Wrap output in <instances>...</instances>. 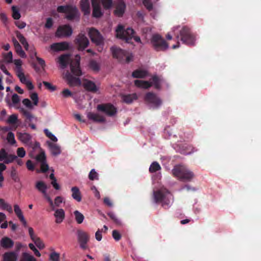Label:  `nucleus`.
<instances>
[{"instance_id": "obj_48", "label": "nucleus", "mask_w": 261, "mask_h": 261, "mask_svg": "<svg viewBox=\"0 0 261 261\" xmlns=\"http://www.w3.org/2000/svg\"><path fill=\"white\" fill-rule=\"evenodd\" d=\"M7 140L8 142L11 144H15L16 143L14 134L12 132H9L8 134Z\"/></svg>"}, {"instance_id": "obj_41", "label": "nucleus", "mask_w": 261, "mask_h": 261, "mask_svg": "<svg viewBox=\"0 0 261 261\" xmlns=\"http://www.w3.org/2000/svg\"><path fill=\"white\" fill-rule=\"evenodd\" d=\"M20 261H37V260L30 254L25 252L22 254V258Z\"/></svg>"}, {"instance_id": "obj_17", "label": "nucleus", "mask_w": 261, "mask_h": 261, "mask_svg": "<svg viewBox=\"0 0 261 261\" xmlns=\"http://www.w3.org/2000/svg\"><path fill=\"white\" fill-rule=\"evenodd\" d=\"M29 234L32 241L39 249H43L45 248V244L42 240L38 237L34 232L32 227L28 228Z\"/></svg>"}, {"instance_id": "obj_42", "label": "nucleus", "mask_w": 261, "mask_h": 261, "mask_svg": "<svg viewBox=\"0 0 261 261\" xmlns=\"http://www.w3.org/2000/svg\"><path fill=\"white\" fill-rule=\"evenodd\" d=\"M13 62L16 68V74H18L19 71L23 72L21 68L22 61L20 59H16L14 60Z\"/></svg>"}, {"instance_id": "obj_3", "label": "nucleus", "mask_w": 261, "mask_h": 261, "mask_svg": "<svg viewBox=\"0 0 261 261\" xmlns=\"http://www.w3.org/2000/svg\"><path fill=\"white\" fill-rule=\"evenodd\" d=\"M115 32L117 38L124 40L128 43H133V41L141 43L140 37L135 35V32L131 28L125 30L122 25L119 24L116 29Z\"/></svg>"}, {"instance_id": "obj_55", "label": "nucleus", "mask_w": 261, "mask_h": 261, "mask_svg": "<svg viewBox=\"0 0 261 261\" xmlns=\"http://www.w3.org/2000/svg\"><path fill=\"white\" fill-rule=\"evenodd\" d=\"M143 3L148 10H150L152 9V5L150 2V0H143Z\"/></svg>"}, {"instance_id": "obj_30", "label": "nucleus", "mask_w": 261, "mask_h": 261, "mask_svg": "<svg viewBox=\"0 0 261 261\" xmlns=\"http://www.w3.org/2000/svg\"><path fill=\"white\" fill-rule=\"evenodd\" d=\"M64 202V198L62 196H57L54 199V202L51 200L52 205L50 202L49 204L51 210L56 209V207H59L61 204Z\"/></svg>"}, {"instance_id": "obj_32", "label": "nucleus", "mask_w": 261, "mask_h": 261, "mask_svg": "<svg viewBox=\"0 0 261 261\" xmlns=\"http://www.w3.org/2000/svg\"><path fill=\"white\" fill-rule=\"evenodd\" d=\"M18 254L14 252H8L4 254L3 258L4 261H16Z\"/></svg>"}, {"instance_id": "obj_63", "label": "nucleus", "mask_w": 261, "mask_h": 261, "mask_svg": "<svg viewBox=\"0 0 261 261\" xmlns=\"http://www.w3.org/2000/svg\"><path fill=\"white\" fill-rule=\"evenodd\" d=\"M62 96L64 97L70 96L72 95L71 92L67 89H65L62 92Z\"/></svg>"}, {"instance_id": "obj_47", "label": "nucleus", "mask_w": 261, "mask_h": 261, "mask_svg": "<svg viewBox=\"0 0 261 261\" xmlns=\"http://www.w3.org/2000/svg\"><path fill=\"white\" fill-rule=\"evenodd\" d=\"M12 17L15 19H19L20 17V14L19 10L15 6L12 7Z\"/></svg>"}, {"instance_id": "obj_5", "label": "nucleus", "mask_w": 261, "mask_h": 261, "mask_svg": "<svg viewBox=\"0 0 261 261\" xmlns=\"http://www.w3.org/2000/svg\"><path fill=\"white\" fill-rule=\"evenodd\" d=\"M92 16L99 18L103 14V9H109L112 6V0H91Z\"/></svg>"}, {"instance_id": "obj_39", "label": "nucleus", "mask_w": 261, "mask_h": 261, "mask_svg": "<svg viewBox=\"0 0 261 261\" xmlns=\"http://www.w3.org/2000/svg\"><path fill=\"white\" fill-rule=\"evenodd\" d=\"M138 96L136 94L134 93L132 94L124 95L123 96V100L127 103L132 102L134 100L137 99Z\"/></svg>"}, {"instance_id": "obj_20", "label": "nucleus", "mask_w": 261, "mask_h": 261, "mask_svg": "<svg viewBox=\"0 0 261 261\" xmlns=\"http://www.w3.org/2000/svg\"><path fill=\"white\" fill-rule=\"evenodd\" d=\"M17 75L20 82L25 85L29 90H32L34 89V86L28 75H25L23 72L19 71V73L17 74Z\"/></svg>"}, {"instance_id": "obj_14", "label": "nucleus", "mask_w": 261, "mask_h": 261, "mask_svg": "<svg viewBox=\"0 0 261 261\" xmlns=\"http://www.w3.org/2000/svg\"><path fill=\"white\" fill-rule=\"evenodd\" d=\"M75 42L77 49L80 51L84 50L87 47L90 43L87 37L83 34H80L76 37Z\"/></svg>"}, {"instance_id": "obj_1", "label": "nucleus", "mask_w": 261, "mask_h": 261, "mask_svg": "<svg viewBox=\"0 0 261 261\" xmlns=\"http://www.w3.org/2000/svg\"><path fill=\"white\" fill-rule=\"evenodd\" d=\"M65 78L68 83L71 86L82 85L86 90L93 93L97 92L99 90V85L90 80L84 79L81 82L79 77H74L73 75L70 74H66Z\"/></svg>"}, {"instance_id": "obj_54", "label": "nucleus", "mask_w": 261, "mask_h": 261, "mask_svg": "<svg viewBox=\"0 0 261 261\" xmlns=\"http://www.w3.org/2000/svg\"><path fill=\"white\" fill-rule=\"evenodd\" d=\"M8 154L5 150L3 149L0 151V161H4L7 158Z\"/></svg>"}, {"instance_id": "obj_23", "label": "nucleus", "mask_w": 261, "mask_h": 261, "mask_svg": "<svg viewBox=\"0 0 261 261\" xmlns=\"http://www.w3.org/2000/svg\"><path fill=\"white\" fill-rule=\"evenodd\" d=\"M69 45L67 42H61L53 43L50 45L49 48L52 51L57 52L64 51L69 48Z\"/></svg>"}, {"instance_id": "obj_62", "label": "nucleus", "mask_w": 261, "mask_h": 261, "mask_svg": "<svg viewBox=\"0 0 261 261\" xmlns=\"http://www.w3.org/2000/svg\"><path fill=\"white\" fill-rule=\"evenodd\" d=\"M16 52L21 58H25L27 56L24 51L22 49L21 47L16 50Z\"/></svg>"}, {"instance_id": "obj_64", "label": "nucleus", "mask_w": 261, "mask_h": 261, "mask_svg": "<svg viewBox=\"0 0 261 261\" xmlns=\"http://www.w3.org/2000/svg\"><path fill=\"white\" fill-rule=\"evenodd\" d=\"M12 100L13 104H17L19 102L20 99L19 96L16 94H14L12 95Z\"/></svg>"}, {"instance_id": "obj_57", "label": "nucleus", "mask_w": 261, "mask_h": 261, "mask_svg": "<svg viewBox=\"0 0 261 261\" xmlns=\"http://www.w3.org/2000/svg\"><path fill=\"white\" fill-rule=\"evenodd\" d=\"M53 25V21L51 18H48L46 20L45 27L47 29H50Z\"/></svg>"}, {"instance_id": "obj_8", "label": "nucleus", "mask_w": 261, "mask_h": 261, "mask_svg": "<svg viewBox=\"0 0 261 261\" xmlns=\"http://www.w3.org/2000/svg\"><path fill=\"white\" fill-rule=\"evenodd\" d=\"M87 32L92 42L97 46L103 45L104 38L97 30L93 28H88Z\"/></svg>"}, {"instance_id": "obj_58", "label": "nucleus", "mask_w": 261, "mask_h": 261, "mask_svg": "<svg viewBox=\"0 0 261 261\" xmlns=\"http://www.w3.org/2000/svg\"><path fill=\"white\" fill-rule=\"evenodd\" d=\"M43 84L47 89H48L51 91H54L56 89L55 87L53 86L50 83L48 82H43Z\"/></svg>"}, {"instance_id": "obj_33", "label": "nucleus", "mask_w": 261, "mask_h": 261, "mask_svg": "<svg viewBox=\"0 0 261 261\" xmlns=\"http://www.w3.org/2000/svg\"><path fill=\"white\" fill-rule=\"evenodd\" d=\"M14 210L16 215L20 219L21 222H22L24 225H27V222L24 218L21 210L17 204H15L14 205Z\"/></svg>"}, {"instance_id": "obj_59", "label": "nucleus", "mask_w": 261, "mask_h": 261, "mask_svg": "<svg viewBox=\"0 0 261 261\" xmlns=\"http://www.w3.org/2000/svg\"><path fill=\"white\" fill-rule=\"evenodd\" d=\"M27 167L28 170L33 171L34 170L35 166L31 160H28L26 163Z\"/></svg>"}, {"instance_id": "obj_49", "label": "nucleus", "mask_w": 261, "mask_h": 261, "mask_svg": "<svg viewBox=\"0 0 261 261\" xmlns=\"http://www.w3.org/2000/svg\"><path fill=\"white\" fill-rule=\"evenodd\" d=\"M89 178L90 180H97L98 179V173L94 169H92L89 174Z\"/></svg>"}, {"instance_id": "obj_44", "label": "nucleus", "mask_w": 261, "mask_h": 261, "mask_svg": "<svg viewBox=\"0 0 261 261\" xmlns=\"http://www.w3.org/2000/svg\"><path fill=\"white\" fill-rule=\"evenodd\" d=\"M161 169V166L159 164L156 162H153L149 168V171L151 172H154Z\"/></svg>"}, {"instance_id": "obj_16", "label": "nucleus", "mask_w": 261, "mask_h": 261, "mask_svg": "<svg viewBox=\"0 0 261 261\" xmlns=\"http://www.w3.org/2000/svg\"><path fill=\"white\" fill-rule=\"evenodd\" d=\"M17 37L19 41L24 46V47L27 50H28L30 54V57L32 59H34L36 58L37 53L34 47H31L29 48V44L26 41L25 38L20 33L17 34Z\"/></svg>"}, {"instance_id": "obj_7", "label": "nucleus", "mask_w": 261, "mask_h": 261, "mask_svg": "<svg viewBox=\"0 0 261 261\" xmlns=\"http://www.w3.org/2000/svg\"><path fill=\"white\" fill-rule=\"evenodd\" d=\"M161 82L162 80L161 79L154 76L150 81L136 80L135 81L134 84L138 88L146 89L152 86H154L155 88H160Z\"/></svg>"}, {"instance_id": "obj_61", "label": "nucleus", "mask_w": 261, "mask_h": 261, "mask_svg": "<svg viewBox=\"0 0 261 261\" xmlns=\"http://www.w3.org/2000/svg\"><path fill=\"white\" fill-rule=\"evenodd\" d=\"M16 52L21 58H25L27 56L24 51L22 49L21 47L16 50Z\"/></svg>"}, {"instance_id": "obj_52", "label": "nucleus", "mask_w": 261, "mask_h": 261, "mask_svg": "<svg viewBox=\"0 0 261 261\" xmlns=\"http://www.w3.org/2000/svg\"><path fill=\"white\" fill-rule=\"evenodd\" d=\"M17 158V156L13 155H8L7 158L5 160V163L9 164L12 162L15 159Z\"/></svg>"}, {"instance_id": "obj_40", "label": "nucleus", "mask_w": 261, "mask_h": 261, "mask_svg": "<svg viewBox=\"0 0 261 261\" xmlns=\"http://www.w3.org/2000/svg\"><path fill=\"white\" fill-rule=\"evenodd\" d=\"M60 254L59 253L53 250L49 255L50 261H60Z\"/></svg>"}, {"instance_id": "obj_28", "label": "nucleus", "mask_w": 261, "mask_h": 261, "mask_svg": "<svg viewBox=\"0 0 261 261\" xmlns=\"http://www.w3.org/2000/svg\"><path fill=\"white\" fill-rule=\"evenodd\" d=\"M118 1L115 11V14L118 16H121L124 13L126 6L123 0Z\"/></svg>"}, {"instance_id": "obj_29", "label": "nucleus", "mask_w": 261, "mask_h": 261, "mask_svg": "<svg viewBox=\"0 0 261 261\" xmlns=\"http://www.w3.org/2000/svg\"><path fill=\"white\" fill-rule=\"evenodd\" d=\"M72 195L71 196L73 199L77 202H80L82 200L81 193L80 189L77 187H73L71 189Z\"/></svg>"}, {"instance_id": "obj_38", "label": "nucleus", "mask_w": 261, "mask_h": 261, "mask_svg": "<svg viewBox=\"0 0 261 261\" xmlns=\"http://www.w3.org/2000/svg\"><path fill=\"white\" fill-rule=\"evenodd\" d=\"M73 215L75 220L77 224H81L83 222L85 217L82 213L77 210H75L73 212Z\"/></svg>"}, {"instance_id": "obj_35", "label": "nucleus", "mask_w": 261, "mask_h": 261, "mask_svg": "<svg viewBox=\"0 0 261 261\" xmlns=\"http://www.w3.org/2000/svg\"><path fill=\"white\" fill-rule=\"evenodd\" d=\"M81 7L85 14H88L90 13V9L89 0H81Z\"/></svg>"}, {"instance_id": "obj_13", "label": "nucleus", "mask_w": 261, "mask_h": 261, "mask_svg": "<svg viewBox=\"0 0 261 261\" xmlns=\"http://www.w3.org/2000/svg\"><path fill=\"white\" fill-rule=\"evenodd\" d=\"M145 100L150 107L157 108L162 103L161 99L155 94L151 93H148L145 97Z\"/></svg>"}, {"instance_id": "obj_10", "label": "nucleus", "mask_w": 261, "mask_h": 261, "mask_svg": "<svg viewBox=\"0 0 261 261\" xmlns=\"http://www.w3.org/2000/svg\"><path fill=\"white\" fill-rule=\"evenodd\" d=\"M57 10L59 12L65 13L68 19H72L79 16L78 11L74 6H60Z\"/></svg>"}, {"instance_id": "obj_22", "label": "nucleus", "mask_w": 261, "mask_h": 261, "mask_svg": "<svg viewBox=\"0 0 261 261\" xmlns=\"http://www.w3.org/2000/svg\"><path fill=\"white\" fill-rule=\"evenodd\" d=\"M36 160L37 162L40 163L41 171L42 172H46L49 167L45 161V155L44 151L41 150L40 152L36 156Z\"/></svg>"}, {"instance_id": "obj_4", "label": "nucleus", "mask_w": 261, "mask_h": 261, "mask_svg": "<svg viewBox=\"0 0 261 261\" xmlns=\"http://www.w3.org/2000/svg\"><path fill=\"white\" fill-rule=\"evenodd\" d=\"M172 32L175 34L179 32L181 40L188 45H194L196 41L195 35L192 34L189 28L186 27H180L179 25L174 27Z\"/></svg>"}, {"instance_id": "obj_37", "label": "nucleus", "mask_w": 261, "mask_h": 261, "mask_svg": "<svg viewBox=\"0 0 261 261\" xmlns=\"http://www.w3.org/2000/svg\"><path fill=\"white\" fill-rule=\"evenodd\" d=\"M89 68L94 72H98L100 68V63L95 60H91L89 63Z\"/></svg>"}, {"instance_id": "obj_24", "label": "nucleus", "mask_w": 261, "mask_h": 261, "mask_svg": "<svg viewBox=\"0 0 261 261\" xmlns=\"http://www.w3.org/2000/svg\"><path fill=\"white\" fill-rule=\"evenodd\" d=\"M100 113L98 111L97 113L88 112L87 114V116L89 120L93 122L98 123L103 122L106 121V118Z\"/></svg>"}, {"instance_id": "obj_26", "label": "nucleus", "mask_w": 261, "mask_h": 261, "mask_svg": "<svg viewBox=\"0 0 261 261\" xmlns=\"http://www.w3.org/2000/svg\"><path fill=\"white\" fill-rule=\"evenodd\" d=\"M69 60V56L67 54H64L57 58L56 62L59 64L61 68H64L66 67Z\"/></svg>"}, {"instance_id": "obj_25", "label": "nucleus", "mask_w": 261, "mask_h": 261, "mask_svg": "<svg viewBox=\"0 0 261 261\" xmlns=\"http://www.w3.org/2000/svg\"><path fill=\"white\" fill-rule=\"evenodd\" d=\"M18 140L25 145L30 146L32 144V136L27 133L17 132Z\"/></svg>"}, {"instance_id": "obj_18", "label": "nucleus", "mask_w": 261, "mask_h": 261, "mask_svg": "<svg viewBox=\"0 0 261 261\" xmlns=\"http://www.w3.org/2000/svg\"><path fill=\"white\" fill-rule=\"evenodd\" d=\"M81 58L79 55H76L74 60L71 62L70 68L72 73L77 76L82 74V71L80 68V61Z\"/></svg>"}, {"instance_id": "obj_60", "label": "nucleus", "mask_w": 261, "mask_h": 261, "mask_svg": "<svg viewBox=\"0 0 261 261\" xmlns=\"http://www.w3.org/2000/svg\"><path fill=\"white\" fill-rule=\"evenodd\" d=\"M112 235H113V237L114 238V239L115 240H116V241L119 240L120 239V238H121L120 234L117 230H113V233H112Z\"/></svg>"}, {"instance_id": "obj_45", "label": "nucleus", "mask_w": 261, "mask_h": 261, "mask_svg": "<svg viewBox=\"0 0 261 261\" xmlns=\"http://www.w3.org/2000/svg\"><path fill=\"white\" fill-rule=\"evenodd\" d=\"M22 103L24 106L30 110L33 109L34 107L35 106L28 98L24 99L22 100Z\"/></svg>"}, {"instance_id": "obj_34", "label": "nucleus", "mask_w": 261, "mask_h": 261, "mask_svg": "<svg viewBox=\"0 0 261 261\" xmlns=\"http://www.w3.org/2000/svg\"><path fill=\"white\" fill-rule=\"evenodd\" d=\"M1 246L5 248H9L13 246V241L8 237L3 238L1 241Z\"/></svg>"}, {"instance_id": "obj_51", "label": "nucleus", "mask_w": 261, "mask_h": 261, "mask_svg": "<svg viewBox=\"0 0 261 261\" xmlns=\"http://www.w3.org/2000/svg\"><path fill=\"white\" fill-rule=\"evenodd\" d=\"M17 154L18 157L23 158L25 155L26 152L23 147H19L17 149Z\"/></svg>"}, {"instance_id": "obj_2", "label": "nucleus", "mask_w": 261, "mask_h": 261, "mask_svg": "<svg viewBox=\"0 0 261 261\" xmlns=\"http://www.w3.org/2000/svg\"><path fill=\"white\" fill-rule=\"evenodd\" d=\"M153 198L155 202L161 203L164 207H169L173 202L171 194L162 187L153 190Z\"/></svg>"}, {"instance_id": "obj_31", "label": "nucleus", "mask_w": 261, "mask_h": 261, "mask_svg": "<svg viewBox=\"0 0 261 261\" xmlns=\"http://www.w3.org/2000/svg\"><path fill=\"white\" fill-rule=\"evenodd\" d=\"M148 74L147 70L138 69L132 73V76L134 78H144Z\"/></svg>"}, {"instance_id": "obj_36", "label": "nucleus", "mask_w": 261, "mask_h": 261, "mask_svg": "<svg viewBox=\"0 0 261 261\" xmlns=\"http://www.w3.org/2000/svg\"><path fill=\"white\" fill-rule=\"evenodd\" d=\"M49 146L50 150L53 155H57L61 153V148L58 145L49 143Z\"/></svg>"}, {"instance_id": "obj_50", "label": "nucleus", "mask_w": 261, "mask_h": 261, "mask_svg": "<svg viewBox=\"0 0 261 261\" xmlns=\"http://www.w3.org/2000/svg\"><path fill=\"white\" fill-rule=\"evenodd\" d=\"M6 169V166L3 163H0V186H2V182L4 180L3 172Z\"/></svg>"}, {"instance_id": "obj_27", "label": "nucleus", "mask_w": 261, "mask_h": 261, "mask_svg": "<svg viewBox=\"0 0 261 261\" xmlns=\"http://www.w3.org/2000/svg\"><path fill=\"white\" fill-rule=\"evenodd\" d=\"M111 50L114 58H117L121 61L124 60V56L125 55V52L124 51L116 47H111Z\"/></svg>"}, {"instance_id": "obj_53", "label": "nucleus", "mask_w": 261, "mask_h": 261, "mask_svg": "<svg viewBox=\"0 0 261 261\" xmlns=\"http://www.w3.org/2000/svg\"><path fill=\"white\" fill-rule=\"evenodd\" d=\"M4 59L6 62L7 63H11L12 62V53L10 51L7 55H6L4 57Z\"/></svg>"}, {"instance_id": "obj_6", "label": "nucleus", "mask_w": 261, "mask_h": 261, "mask_svg": "<svg viewBox=\"0 0 261 261\" xmlns=\"http://www.w3.org/2000/svg\"><path fill=\"white\" fill-rule=\"evenodd\" d=\"M172 174L177 178L184 181H190L194 177V173L183 166H175L172 170Z\"/></svg>"}, {"instance_id": "obj_9", "label": "nucleus", "mask_w": 261, "mask_h": 261, "mask_svg": "<svg viewBox=\"0 0 261 261\" xmlns=\"http://www.w3.org/2000/svg\"><path fill=\"white\" fill-rule=\"evenodd\" d=\"M150 42L154 48L157 50H164L168 48L166 41L158 34L152 36Z\"/></svg>"}, {"instance_id": "obj_46", "label": "nucleus", "mask_w": 261, "mask_h": 261, "mask_svg": "<svg viewBox=\"0 0 261 261\" xmlns=\"http://www.w3.org/2000/svg\"><path fill=\"white\" fill-rule=\"evenodd\" d=\"M17 115H16V114H12L8 117L7 120V122L10 124H15V123L17 121Z\"/></svg>"}, {"instance_id": "obj_15", "label": "nucleus", "mask_w": 261, "mask_h": 261, "mask_svg": "<svg viewBox=\"0 0 261 261\" xmlns=\"http://www.w3.org/2000/svg\"><path fill=\"white\" fill-rule=\"evenodd\" d=\"M72 34V30L68 25H62L58 27L55 35L56 37L62 38L70 36Z\"/></svg>"}, {"instance_id": "obj_19", "label": "nucleus", "mask_w": 261, "mask_h": 261, "mask_svg": "<svg viewBox=\"0 0 261 261\" xmlns=\"http://www.w3.org/2000/svg\"><path fill=\"white\" fill-rule=\"evenodd\" d=\"M78 241L82 248L85 249L87 248L86 244L88 242L89 236L85 231L79 230L77 232Z\"/></svg>"}, {"instance_id": "obj_43", "label": "nucleus", "mask_w": 261, "mask_h": 261, "mask_svg": "<svg viewBox=\"0 0 261 261\" xmlns=\"http://www.w3.org/2000/svg\"><path fill=\"white\" fill-rule=\"evenodd\" d=\"M30 97L32 100V102L35 106H37L39 102V97L38 94L36 92H31Z\"/></svg>"}, {"instance_id": "obj_56", "label": "nucleus", "mask_w": 261, "mask_h": 261, "mask_svg": "<svg viewBox=\"0 0 261 261\" xmlns=\"http://www.w3.org/2000/svg\"><path fill=\"white\" fill-rule=\"evenodd\" d=\"M0 19L1 21L5 24H6L8 22L7 16L4 12L0 13Z\"/></svg>"}, {"instance_id": "obj_21", "label": "nucleus", "mask_w": 261, "mask_h": 261, "mask_svg": "<svg viewBox=\"0 0 261 261\" xmlns=\"http://www.w3.org/2000/svg\"><path fill=\"white\" fill-rule=\"evenodd\" d=\"M54 211V217L55 218V222L57 224H61L65 218V212L63 208H58L52 210Z\"/></svg>"}, {"instance_id": "obj_11", "label": "nucleus", "mask_w": 261, "mask_h": 261, "mask_svg": "<svg viewBox=\"0 0 261 261\" xmlns=\"http://www.w3.org/2000/svg\"><path fill=\"white\" fill-rule=\"evenodd\" d=\"M96 109L99 112L105 113L109 116H114L117 112V110L115 107L110 103L98 105Z\"/></svg>"}, {"instance_id": "obj_12", "label": "nucleus", "mask_w": 261, "mask_h": 261, "mask_svg": "<svg viewBox=\"0 0 261 261\" xmlns=\"http://www.w3.org/2000/svg\"><path fill=\"white\" fill-rule=\"evenodd\" d=\"M36 189L40 192H41L44 198L48 202H50L52 205L51 198L47 193L48 186L47 184L42 180H38L35 183V186Z\"/></svg>"}]
</instances>
